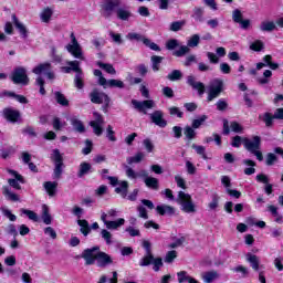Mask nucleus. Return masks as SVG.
Here are the masks:
<instances>
[{"label":"nucleus","mask_w":283,"mask_h":283,"mask_svg":"<svg viewBox=\"0 0 283 283\" xmlns=\"http://www.w3.org/2000/svg\"><path fill=\"white\" fill-rule=\"evenodd\" d=\"M117 216H118V210L114 208L107 210L106 212L101 213V220L102 222H104V226L109 231H118L120 227L125 226V219L123 218H118L117 220H114V221L109 220V218H116Z\"/></svg>","instance_id":"nucleus-1"},{"label":"nucleus","mask_w":283,"mask_h":283,"mask_svg":"<svg viewBox=\"0 0 283 283\" xmlns=\"http://www.w3.org/2000/svg\"><path fill=\"white\" fill-rule=\"evenodd\" d=\"M177 205H179L180 210L184 213H196L198 211V207L193 202V198L191 195L180 190L176 198Z\"/></svg>","instance_id":"nucleus-2"},{"label":"nucleus","mask_w":283,"mask_h":283,"mask_svg":"<svg viewBox=\"0 0 283 283\" xmlns=\"http://www.w3.org/2000/svg\"><path fill=\"white\" fill-rule=\"evenodd\" d=\"M243 145L250 154H253V156L256 157V160L262 163L264 160V156L262 155V150H260V147L262 145V138L260 136H253L252 139H249L247 137L243 138Z\"/></svg>","instance_id":"nucleus-3"},{"label":"nucleus","mask_w":283,"mask_h":283,"mask_svg":"<svg viewBox=\"0 0 283 283\" xmlns=\"http://www.w3.org/2000/svg\"><path fill=\"white\" fill-rule=\"evenodd\" d=\"M151 264L153 271H155V273H158V271H160V268L164 266L163 258H154V254H151V250H147L146 254L139 261V266H151Z\"/></svg>","instance_id":"nucleus-4"},{"label":"nucleus","mask_w":283,"mask_h":283,"mask_svg":"<svg viewBox=\"0 0 283 283\" xmlns=\"http://www.w3.org/2000/svg\"><path fill=\"white\" fill-rule=\"evenodd\" d=\"M222 90H224V82L220 78L212 80L208 85V102L211 103V101L218 98L222 94Z\"/></svg>","instance_id":"nucleus-5"},{"label":"nucleus","mask_w":283,"mask_h":283,"mask_svg":"<svg viewBox=\"0 0 283 283\" xmlns=\"http://www.w3.org/2000/svg\"><path fill=\"white\" fill-rule=\"evenodd\" d=\"M84 260L85 266H93V264H96L98 252H96V249H86L82 252L81 255L76 256V260Z\"/></svg>","instance_id":"nucleus-6"},{"label":"nucleus","mask_w":283,"mask_h":283,"mask_svg":"<svg viewBox=\"0 0 283 283\" xmlns=\"http://www.w3.org/2000/svg\"><path fill=\"white\" fill-rule=\"evenodd\" d=\"M33 74H36L38 76L40 74H44L49 81H54L55 75L54 72H52V64H50L49 62L45 63H41L39 65H36L33 70H32Z\"/></svg>","instance_id":"nucleus-7"},{"label":"nucleus","mask_w":283,"mask_h":283,"mask_svg":"<svg viewBox=\"0 0 283 283\" xmlns=\"http://www.w3.org/2000/svg\"><path fill=\"white\" fill-rule=\"evenodd\" d=\"M94 120L90 122V125L93 128L95 136H102L103 135V126L105 125V119L103 118V115L98 114L97 112L93 113Z\"/></svg>","instance_id":"nucleus-8"},{"label":"nucleus","mask_w":283,"mask_h":283,"mask_svg":"<svg viewBox=\"0 0 283 283\" xmlns=\"http://www.w3.org/2000/svg\"><path fill=\"white\" fill-rule=\"evenodd\" d=\"M132 105L134 106L137 112H140L142 114H147V109H154L156 107V102L153 99H146V101H138L133 99Z\"/></svg>","instance_id":"nucleus-9"},{"label":"nucleus","mask_w":283,"mask_h":283,"mask_svg":"<svg viewBox=\"0 0 283 283\" xmlns=\"http://www.w3.org/2000/svg\"><path fill=\"white\" fill-rule=\"evenodd\" d=\"M109 184L113 187L119 185L115 188V191L122 196V198H127V189L129 188V184L127 181H118L117 177H108Z\"/></svg>","instance_id":"nucleus-10"},{"label":"nucleus","mask_w":283,"mask_h":283,"mask_svg":"<svg viewBox=\"0 0 283 283\" xmlns=\"http://www.w3.org/2000/svg\"><path fill=\"white\" fill-rule=\"evenodd\" d=\"M231 132H234V134H242L244 132V126L238 122H231L229 124V120L224 119L223 120V134L227 136Z\"/></svg>","instance_id":"nucleus-11"},{"label":"nucleus","mask_w":283,"mask_h":283,"mask_svg":"<svg viewBox=\"0 0 283 283\" xmlns=\"http://www.w3.org/2000/svg\"><path fill=\"white\" fill-rule=\"evenodd\" d=\"M112 264H114V259L112 255L105 252H97L96 265L98 269H107V266H112Z\"/></svg>","instance_id":"nucleus-12"},{"label":"nucleus","mask_w":283,"mask_h":283,"mask_svg":"<svg viewBox=\"0 0 283 283\" xmlns=\"http://www.w3.org/2000/svg\"><path fill=\"white\" fill-rule=\"evenodd\" d=\"M91 101L95 103L96 105H101L104 103V105H109V96L103 92H98V90H94L90 94Z\"/></svg>","instance_id":"nucleus-13"},{"label":"nucleus","mask_w":283,"mask_h":283,"mask_svg":"<svg viewBox=\"0 0 283 283\" xmlns=\"http://www.w3.org/2000/svg\"><path fill=\"white\" fill-rule=\"evenodd\" d=\"M12 81L15 84L22 83L28 85V74L24 67H18L13 71Z\"/></svg>","instance_id":"nucleus-14"},{"label":"nucleus","mask_w":283,"mask_h":283,"mask_svg":"<svg viewBox=\"0 0 283 283\" xmlns=\"http://www.w3.org/2000/svg\"><path fill=\"white\" fill-rule=\"evenodd\" d=\"M66 50L72 54L75 59H84L83 57V51L81 50V45L76 41V38L74 34H72V44H69L66 46Z\"/></svg>","instance_id":"nucleus-15"},{"label":"nucleus","mask_w":283,"mask_h":283,"mask_svg":"<svg viewBox=\"0 0 283 283\" xmlns=\"http://www.w3.org/2000/svg\"><path fill=\"white\" fill-rule=\"evenodd\" d=\"M8 174H10V176H13V179H9L8 184L10 185V187H12L13 189H21V185H23L25 182V180H23V176H21L19 172L12 170V169H8L7 170ZM19 182L21 185H19Z\"/></svg>","instance_id":"nucleus-16"},{"label":"nucleus","mask_w":283,"mask_h":283,"mask_svg":"<svg viewBox=\"0 0 283 283\" xmlns=\"http://www.w3.org/2000/svg\"><path fill=\"white\" fill-rule=\"evenodd\" d=\"M151 122L158 127H167V120H165V114L163 111H155L150 114Z\"/></svg>","instance_id":"nucleus-17"},{"label":"nucleus","mask_w":283,"mask_h":283,"mask_svg":"<svg viewBox=\"0 0 283 283\" xmlns=\"http://www.w3.org/2000/svg\"><path fill=\"white\" fill-rule=\"evenodd\" d=\"M187 83L192 87V90H196L199 94V96H202L205 94V84L202 82L196 81V77L192 75H189L187 77Z\"/></svg>","instance_id":"nucleus-18"},{"label":"nucleus","mask_w":283,"mask_h":283,"mask_svg":"<svg viewBox=\"0 0 283 283\" xmlns=\"http://www.w3.org/2000/svg\"><path fill=\"white\" fill-rule=\"evenodd\" d=\"M2 114L4 118L10 123H17V120H19V117L21 116V113L13 108H4Z\"/></svg>","instance_id":"nucleus-19"},{"label":"nucleus","mask_w":283,"mask_h":283,"mask_svg":"<svg viewBox=\"0 0 283 283\" xmlns=\"http://www.w3.org/2000/svg\"><path fill=\"white\" fill-rule=\"evenodd\" d=\"M201 280H203L205 283H213L216 280H220V273H218V271L203 272Z\"/></svg>","instance_id":"nucleus-20"},{"label":"nucleus","mask_w":283,"mask_h":283,"mask_svg":"<svg viewBox=\"0 0 283 283\" xmlns=\"http://www.w3.org/2000/svg\"><path fill=\"white\" fill-rule=\"evenodd\" d=\"M156 211L159 216H174L176 213V208L167 205H160L156 207Z\"/></svg>","instance_id":"nucleus-21"},{"label":"nucleus","mask_w":283,"mask_h":283,"mask_svg":"<svg viewBox=\"0 0 283 283\" xmlns=\"http://www.w3.org/2000/svg\"><path fill=\"white\" fill-rule=\"evenodd\" d=\"M43 187H44L46 193L52 198V197L56 196V187H59V182L45 181L43 184Z\"/></svg>","instance_id":"nucleus-22"},{"label":"nucleus","mask_w":283,"mask_h":283,"mask_svg":"<svg viewBox=\"0 0 283 283\" xmlns=\"http://www.w3.org/2000/svg\"><path fill=\"white\" fill-rule=\"evenodd\" d=\"M52 14H54V10L52 8L46 7L40 12V19L42 23H50L52 21Z\"/></svg>","instance_id":"nucleus-23"},{"label":"nucleus","mask_w":283,"mask_h":283,"mask_svg":"<svg viewBox=\"0 0 283 283\" xmlns=\"http://www.w3.org/2000/svg\"><path fill=\"white\" fill-rule=\"evenodd\" d=\"M261 32H273V30H277V25L273 21L265 20L260 24Z\"/></svg>","instance_id":"nucleus-24"},{"label":"nucleus","mask_w":283,"mask_h":283,"mask_svg":"<svg viewBox=\"0 0 283 283\" xmlns=\"http://www.w3.org/2000/svg\"><path fill=\"white\" fill-rule=\"evenodd\" d=\"M247 261L250 263L253 271H260V258H258V255L248 253Z\"/></svg>","instance_id":"nucleus-25"},{"label":"nucleus","mask_w":283,"mask_h":283,"mask_svg":"<svg viewBox=\"0 0 283 283\" xmlns=\"http://www.w3.org/2000/svg\"><path fill=\"white\" fill-rule=\"evenodd\" d=\"M192 19L195 21H198L199 23H202L205 21V9L200 7H195L192 10Z\"/></svg>","instance_id":"nucleus-26"},{"label":"nucleus","mask_w":283,"mask_h":283,"mask_svg":"<svg viewBox=\"0 0 283 283\" xmlns=\"http://www.w3.org/2000/svg\"><path fill=\"white\" fill-rule=\"evenodd\" d=\"M13 23H14L17 30H19L21 36H23V39H27L28 38V29L25 28V25L23 23H21L17 19V15H13Z\"/></svg>","instance_id":"nucleus-27"},{"label":"nucleus","mask_w":283,"mask_h":283,"mask_svg":"<svg viewBox=\"0 0 283 283\" xmlns=\"http://www.w3.org/2000/svg\"><path fill=\"white\" fill-rule=\"evenodd\" d=\"M144 182L146 187H148V189H154L155 191H158L159 182L158 179H156V177H146L144 179Z\"/></svg>","instance_id":"nucleus-28"},{"label":"nucleus","mask_w":283,"mask_h":283,"mask_svg":"<svg viewBox=\"0 0 283 283\" xmlns=\"http://www.w3.org/2000/svg\"><path fill=\"white\" fill-rule=\"evenodd\" d=\"M247 167L249 168H245L244 169V174L245 176H253V174H255V161L251 160V159H244L242 161Z\"/></svg>","instance_id":"nucleus-29"},{"label":"nucleus","mask_w":283,"mask_h":283,"mask_svg":"<svg viewBox=\"0 0 283 283\" xmlns=\"http://www.w3.org/2000/svg\"><path fill=\"white\" fill-rule=\"evenodd\" d=\"M71 125L73 126V129H75V132H78L80 134H83V132H85V126L83 125V122H81V119L76 117L71 118Z\"/></svg>","instance_id":"nucleus-30"},{"label":"nucleus","mask_w":283,"mask_h":283,"mask_svg":"<svg viewBox=\"0 0 283 283\" xmlns=\"http://www.w3.org/2000/svg\"><path fill=\"white\" fill-rule=\"evenodd\" d=\"M42 220L44 224H52V217L50 216V208L46 205L42 206Z\"/></svg>","instance_id":"nucleus-31"},{"label":"nucleus","mask_w":283,"mask_h":283,"mask_svg":"<svg viewBox=\"0 0 283 283\" xmlns=\"http://www.w3.org/2000/svg\"><path fill=\"white\" fill-rule=\"evenodd\" d=\"M117 18H119L122 21H128L129 17H132V12H129L128 9L119 8L116 10Z\"/></svg>","instance_id":"nucleus-32"},{"label":"nucleus","mask_w":283,"mask_h":283,"mask_svg":"<svg viewBox=\"0 0 283 283\" xmlns=\"http://www.w3.org/2000/svg\"><path fill=\"white\" fill-rule=\"evenodd\" d=\"M273 118L275 117L271 113H264L259 115V120H262L263 123H265L266 127H271V125H273Z\"/></svg>","instance_id":"nucleus-33"},{"label":"nucleus","mask_w":283,"mask_h":283,"mask_svg":"<svg viewBox=\"0 0 283 283\" xmlns=\"http://www.w3.org/2000/svg\"><path fill=\"white\" fill-rule=\"evenodd\" d=\"M92 169V165L90 163H82L80 165V170L77 172L78 178H83V176L90 174V170Z\"/></svg>","instance_id":"nucleus-34"},{"label":"nucleus","mask_w":283,"mask_h":283,"mask_svg":"<svg viewBox=\"0 0 283 283\" xmlns=\"http://www.w3.org/2000/svg\"><path fill=\"white\" fill-rule=\"evenodd\" d=\"M120 6V1L118 0H107L104 4V10L106 12H113L115 8H118Z\"/></svg>","instance_id":"nucleus-35"},{"label":"nucleus","mask_w":283,"mask_h":283,"mask_svg":"<svg viewBox=\"0 0 283 283\" xmlns=\"http://www.w3.org/2000/svg\"><path fill=\"white\" fill-rule=\"evenodd\" d=\"M54 96L59 105H62L63 107H67L70 105V102L67 101V98H65V95H63V93L57 91L54 93Z\"/></svg>","instance_id":"nucleus-36"},{"label":"nucleus","mask_w":283,"mask_h":283,"mask_svg":"<svg viewBox=\"0 0 283 283\" xmlns=\"http://www.w3.org/2000/svg\"><path fill=\"white\" fill-rule=\"evenodd\" d=\"M77 224H78V227H81L80 231H81V233H83V235L90 234V223L87 222V220L80 219V220H77Z\"/></svg>","instance_id":"nucleus-37"},{"label":"nucleus","mask_w":283,"mask_h":283,"mask_svg":"<svg viewBox=\"0 0 283 283\" xmlns=\"http://www.w3.org/2000/svg\"><path fill=\"white\" fill-rule=\"evenodd\" d=\"M3 195L8 200H12L13 202H18L19 196L12 191H10V188L3 187L2 189Z\"/></svg>","instance_id":"nucleus-38"},{"label":"nucleus","mask_w":283,"mask_h":283,"mask_svg":"<svg viewBox=\"0 0 283 283\" xmlns=\"http://www.w3.org/2000/svg\"><path fill=\"white\" fill-rule=\"evenodd\" d=\"M145 158V155L143 153H137L133 157H127L126 163L129 165L142 163V160Z\"/></svg>","instance_id":"nucleus-39"},{"label":"nucleus","mask_w":283,"mask_h":283,"mask_svg":"<svg viewBox=\"0 0 283 283\" xmlns=\"http://www.w3.org/2000/svg\"><path fill=\"white\" fill-rule=\"evenodd\" d=\"M106 87H118L119 90H123L125 83L120 80H106Z\"/></svg>","instance_id":"nucleus-40"},{"label":"nucleus","mask_w":283,"mask_h":283,"mask_svg":"<svg viewBox=\"0 0 283 283\" xmlns=\"http://www.w3.org/2000/svg\"><path fill=\"white\" fill-rule=\"evenodd\" d=\"M250 50H252V52H262L264 50V42L255 40L250 44Z\"/></svg>","instance_id":"nucleus-41"},{"label":"nucleus","mask_w":283,"mask_h":283,"mask_svg":"<svg viewBox=\"0 0 283 283\" xmlns=\"http://www.w3.org/2000/svg\"><path fill=\"white\" fill-rule=\"evenodd\" d=\"M176 258H178V252L176 250L168 251L164 258V262H166V264H171Z\"/></svg>","instance_id":"nucleus-42"},{"label":"nucleus","mask_w":283,"mask_h":283,"mask_svg":"<svg viewBox=\"0 0 283 283\" xmlns=\"http://www.w3.org/2000/svg\"><path fill=\"white\" fill-rule=\"evenodd\" d=\"M196 154H198L199 156H201V158H203V160H207V148H205V146H198L196 144H192L191 146Z\"/></svg>","instance_id":"nucleus-43"},{"label":"nucleus","mask_w":283,"mask_h":283,"mask_svg":"<svg viewBox=\"0 0 283 283\" xmlns=\"http://www.w3.org/2000/svg\"><path fill=\"white\" fill-rule=\"evenodd\" d=\"M168 81H180L182 78V72L180 70H174L167 75Z\"/></svg>","instance_id":"nucleus-44"},{"label":"nucleus","mask_w":283,"mask_h":283,"mask_svg":"<svg viewBox=\"0 0 283 283\" xmlns=\"http://www.w3.org/2000/svg\"><path fill=\"white\" fill-rule=\"evenodd\" d=\"M200 44V35L193 34L191 38H189L187 45L188 48H198Z\"/></svg>","instance_id":"nucleus-45"},{"label":"nucleus","mask_w":283,"mask_h":283,"mask_svg":"<svg viewBox=\"0 0 283 283\" xmlns=\"http://www.w3.org/2000/svg\"><path fill=\"white\" fill-rule=\"evenodd\" d=\"M153 70L158 72L160 70V63H163V56L154 55L151 56Z\"/></svg>","instance_id":"nucleus-46"},{"label":"nucleus","mask_w":283,"mask_h":283,"mask_svg":"<svg viewBox=\"0 0 283 283\" xmlns=\"http://www.w3.org/2000/svg\"><path fill=\"white\" fill-rule=\"evenodd\" d=\"M143 43H144V45H146V48L154 50V52H160V46H158V44L151 42V40L144 38Z\"/></svg>","instance_id":"nucleus-47"},{"label":"nucleus","mask_w":283,"mask_h":283,"mask_svg":"<svg viewBox=\"0 0 283 283\" xmlns=\"http://www.w3.org/2000/svg\"><path fill=\"white\" fill-rule=\"evenodd\" d=\"M94 76L98 77V84L102 85V87L107 88V78L103 77V72H101V70H95Z\"/></svg>","instance_id":"nucleus-48"},{"label":"nucleus","mask_w":283,"mask_h":283,"mask_svg":"<svg viewBox=\"0 0 283 283\" xmlns=\"http://www.w3.org/2000/svg\"><path fill=\"white\" fill-rule=\"evenodd\" d=\"M98 67H101V70H105L107 72V74H116V69H114V66L112 64H105L103 62H97Z\"/></svg>","instance_id":"nucleus-49"},{"label":"nucleus","mask_w":283,"mask_h":283,"mask_svg":"<svg viewBox=\"0 0 283 283\" xmlns=\"http://www.w3.org/2000/svg\"><path fill=\"white\" fill-rule=\"evenodd\" d=\"M184 134L188 140H193V138H196V130L191 126H186Z\"/></svg>","instance_id":"nucleus-50"},{"label":"nucleus","mask_w":283,"mask_h":283,"mask_svg":"<svg viewBox=\"0 0 283 283\" xmlns=\"http://www.w3.org/2000/svg\"><path fill=\"white\" fill-rule=\"evenodd\" d=\"M125 174L129 180H136L138 178V172L129 166H125Z\"/></svg>","instance_id":"nucleus-51"},{"label":"nucleus","mask_w":283,"mask_h":283,"mask_svg":"<svg viewBox=\"0 0 283 283\" xmlns=\"http://www.w3.org/2000/svg\"><path fill=\"white\" fill-rule=\"evenodd\" d=\"M207 115H202L201 117L192 120V129H200V126L205 124L207 120Z\"/></svg>","instance_id":"nucleus-52"},{"label":"nucleus","mask_w":283,"mask_h":283,"mask_svg":"<svg viewBox=\"0 0 283 283\" xmlns=\"http://www.w3.org/2000/svg\"><path fill=\"white\" fill-rule=\"evenodd\" d=\"M210 211H216L218 207H220V197L219 196H213L211 202L208 205Z\"/></svg>","instance_id":"nucleus-53"},{"label":"nucleus","mask_w":283,"mask_h":283,"mask_svg":"<svg viewBox=\"0 0 283 283\" xmlns=\"http://www.w3.org/2000/svg\"><path fill=\"white\" fill-rule=\"evenodd\" d=\"M234 273H241V277H248L249 275V270L244 268L243 265H238L232 269Z\"/></svg>","instance_id":"nucleus-54"},{"label":"nucleus","mask_w":283,"mask_h":283,"mask_svg":"<svg viewBox=\"0 0 283 283\" xmlns=\"http://www.w3.org/2000/svg\"><path fill=\"white\" fill-rule=\"evenodd\" d=\"M126 233H128V235H130V238H140V230L129 226L128 228H126Z\"/></svg>","instance_id":"nucleus-55"},{"label":"nucleus","mask_w":283,"mask_h":283,"mask_svg":"<svg viewBox=\"0 0 283 283\" xmlns=\"http://www.w3.org/2000/svg\"><path fill=\"white\" fill-rule=\"evenodd\" d=\"M175 182L177 184V187H179V189H187V181L181 176L176 175Z\"/></svg>","instance_id":"nucleus-56"},{"label":"nucleus","mask_w":283,"mask_h":283,"mask_svg":"<svg viewBox=\"0 0 283 283\" xmlns=\"http://www.w3.org/2000/svg\"><path fill=\"white\" fill-rule=\"evenodd\" d=\"M114 134V128L112 127V125H108L106 128V138H108L111 143H116V136Z\"/></svg>","instance_id":"nucleus-57"},{"label":"nucleus","mask_w":283,"mask_h":283,"mask_svg":"<svg viewBox=\"0 0 283 283\" xmlns=\"http://www.w3.org/2000/svg\"><path fill=\"white\" fill-rule=\"evenodd\" d=\"M101 235L103 238V240H105L106 244H112V232H109L108 230L106 229H103L101 231Z\"/></svg>","instance_id":"nucleus-58"},{"label":"nucleus","mask_w":283,"mask_h":283,"mask_svg":"<svg viewBox=\"0 0 283 283\" xmlns=\"http://www.w3.org/2000/svg\"><path fill=\"white\" fill-rule=\"evenodd\" d=\"M143 146L148 154H151V151H154V143L151 142V139L149 138L144 139Z\"/></svg>","instance_id":"nucleus-59"},{"label":"nucleus","mask_w":283,"mask_h":283,"mask_svg":"<svg viewBox=\"0 0 283 283\" xmlns=\"http://www.w3.org/2000/svg\"><path fill=\"white\" fill-rule=\"evenodd\" d=\"M52 159L54 160L55 165L63 164V157L61 156V153L59 151V149L53 150Z\"/></svg>","instance_id":"nucleus-60"},{"label":"nucleus","mask_w":283,"mask_h":283,"mask_svg":"<svg viewBox=\"0 0 283 283\" xmlns=\"http://www.w3.org/2000/svg\"><path fill=\"white\" fill-rule=\"evenodd\" d=\"M67 65L71 66V70L73 72H76V74H83V72L81 71V63H78V61H71V62H67Z\"/></svg>","instance_id":"nucleus-61"},{"label":"nucleus","mask_w":283,"mask_h":283,"mask_svg":"<svg viewBox=\"0 0 283 283\" xmlns=\"http://www.w3.org/2000/svg\"><path fill=\"white\" fill-rule=\"evenodd\" d=\"M185 25V21H176L170 24L171 32H178L182 30V27Z\"/></svg>","instance_id":"nucleus-62"},{"label":"nucleus","mask_w":283,"mask_h":283,"mask_svg":"<svg viewBox=\"0 0 283 283\" xmlns=\"http://www.w3.org/2000/svg\"><path fill=\"white\" fill-rule=\"evenodd\" d=\"M232 21H234V23L242 21V11H240V9H235L232 12Z\"/></svg>","instance_id":"nucleus-63"},{"label":"nucleus","mask_w":283,"mask_h":283,"mask_svg":"<svg viewBox=\"0 0 283 283\" xmlns=\"http://www.w3.org/2000/svg\"><path fill=\"white\" fill-rule=\"evenodd\" d=\"M189 52V46L184 45L180 46L179 50L174 52V56H185Z\"/></svg>","instance_id":"nucleus-64"}]
</instances>
